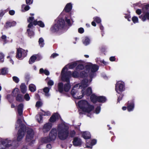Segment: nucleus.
Returning <instances> with one entry per match:
<instances>
[{
  "mask_svg": "<svg viewBox=\"0 0 149 149\" xmlns=\"http://www.w3.org/2000/svg\"><path fill=\"white\" fill-rule=\"evenodd\" d=\"M23 106V104L22 103L20 104L17 106L18 112L19 116H21L22 114V111Z\"/></svg>",
  "mask_w": 149,
  "mask_h": 149,
  "instance_id": "18",
  "label": "nucleus"
},
{
  "mask_svg": "<svg viewBox=\"0 0 149 149\" xmlns=\"http://www.w3.org/2000/svg\"><path fill=\"white\" fill-rule=\"evenodd\" d=\"M80 85V87L85 88L87 87L88 85V81L87 79H84L81 82V84H79Z\"/></svg>",
  "mask_w": 149,
  "mask_h": 149,
  "instance_id": "19",
  "label": "nucleus"
},
{
  "mask_svg": "<svg viewBox=\"0 0 149 149\" xmlns=\"http://www.w3.org/2000/svg\"><path fill=\"white\" fill-rule=\"evenodd\" d=\"M22 8H24L25 11H26L29 10L30 9V7L27 5L23 4L22 6Z\"/></svg>",
  "mask_w": 149,
  "mask_h": 149,
  "instance_id": "41",
  "label": "nucleus"
},
{
  "mask_svg": "<svg viewBox=\"0 0 149 149\" xmlns=\"http://www.w3.org/2000/svg\"><path fill=\"white\" fill-rule=\"evenodd\" d=\"M26 1L27 4L30 5L32 3L33 0H26Z\"/></svg>",
  "mask_w": 149,
  "mask_h": 149,
  "instance_id": "52",
  "label": "nucleus"
},
{
  "mask_svg": "<svg viewBox=\"0 0 149 149\" xmlns=\"http://www.w3.org/2000/svg\"><path fill=\"white\" fill-rule=\"evenodd\" d=\"M6 36L5 35H3L1 36V38L6 43Z\"/></svg>",
  "mask_w": 149,
  "mask_h": 149,
  "instance_id": "56",
  "label": "nucleus"
},
{
  "mask_svg": "<svg viewBox=\"0 0 149 149\" xmlns=\"http://www.w3.org/2000/svg\"><path fill=\"white\" fill-rule=\"evenodd\" d=\"M13 80L16 83H18L19 81V79L17 77L14 76L13 77Z\"/></svg>",
  "mask_w": 149,
  "mask_h": 149,
  "instance_id": "46",
  "label": "nucleus"
},
{
  "mask_svg": "<svg viewBox=\"0 0 149 149\" xmlns=\"http://www.w3.org/2000/svg\"><path fill=\"white\" fill-rule=\"evenodd\" d=\"M21 91L23 93H24L27 91V87L24 84H21L20 86Z\"/></svg>",
  "mask_w": 149,
  "mask_h": 149,
  "instance_id": "23",
  "label": "nucleus"
},
{
  "mask_svg": "<svg viewBox=\"0 0 149 149\" xmlns=\"http://www.w3.org/2000/svg\"><path fill=\"white\" fill-rule=\"evenodd\" d=\"M81 76L83 77H86L87 75V73L85 72H82L80 74Z\"/></svg>",
  "mask_w": 149,
  "mask_h": 149,
  "instance_id": "54",
  "label": "nucleus"
},
{
  "mask_svg": "<svg viewBox=\"0 0 149 149\" xmlns=\"http://www.w3.org/2000/svg\"><path fill=\"white\" fill-rule=\"evenodd\" d=\"M90 40L87 37H85L84 40L83 41V43L85 45H87L89 43Z\"/></svg>",
  "mask_w": 149,
  "mask_h": 149,
  "instance_id": "37",
  "label": "nucleus"
},
{
  "mask_svg": "<svg viewBox=\"0 0 149 149\" xmlns=\"http://www.w3.org/2000/svg\"><path fill=\"white\" fill-rule=\"evenodd\" d=\"M49 89L48 87H45L43 89V91L45 93V95L47 96H48L49 95Z\"/></svg>",
  "mask_w": 149,
  "mask_h": 149,
  "instance_id": "33",
  "label": "nucleus"
},
{
  "mask_svg": "<svg viewBox=\"0 0 149 149\" xmlns=\"http://www.w3.org/2000/svg\"><path fill=\"white\" fill-rule=\"evenodd\" d=\"M52 127V125L50 123H47L45 124L43 127V131L45 132L49 131Z\"/></svg>",
  "mask_w": 149,
  "mask_h": 149,
  "instance_id": "14",
  "label": "nucleus"
},
{
  "mask_svg": "<svg viewBox=\"0 0 149 149\" xmlns=\"http://www.w3.org/2000/svg\"><path fill=\"white\" fill-rule=\"evenodd\" d=\"M4 143H5L6 145L7 148L13 146H15L16 145L15 144L16 141L12 142L11 140L9 139H6L3 140Z\"/></svg>",
  "mask_w": 149,
  "mask_h": 149,
  "instance_id": "11",
  "label": "nucleus"
},
{
  "mask_svg": "<svg viewBox=\"0 0 149 149\" xmlns=\"http://www.w3.org/2000/svg\"><path fill=\"white\" fill-rule=\"evenodd\" d=\"M42 104L41 102L40 101H38L37 102L36 104V107H39L41 106H42Z\"/></svg>",
  "mask_w": 149,
  "mask_h": 149,
  "instance_id": "51",
  "label": "nucleus"
},
{
  "mask_svg": "<svg viewBox=\"0 0 149 149\" xmlns=\"http://www.w3.org/2000/svg\"><path fill=\"white\" fill-rule=\"evenodd\" d=\"M83 91V94H86L87 96L90 95L92 93V90L91 88L90 87H88L86 90L85 92L84 93V90H82Z\"/></svg>",
  "mask_w": 149,
  "mask_h": 149,
  "instance_id": "21",
  "label": "nucleus"
},
{
  "mask_svg": "<svg viewBox=\"0 0 149 149\" xmlns=\"http://www.w3.org/2000/svg\"><path fill=\"white\" fill-rule=\"evenodd\" d=\"M7 73L6 69L5 68H3L0 70V74L4 75Z\"/></svg>",
  "mask_w": 149,
  "mask_h": 149,
  "instance_id": "38",
  "label": "nucleus"
},
{
  "mask_svg": "<svg viewBox=\"0 0 149 149\" xmlns=\"http://www.w3.org/2000/svg\"><path fill=\"white\" fill-rule=\"evenodd\" d=\"M125 89L124 84L121 81H118L116 85L115 90L118 93L123 91Z\"/></svg>",
  "mask_w": 149,
  "mask_h": 149,
  "instance_id": "9",
  "label": "nucleus"
},
{
  "mask_svg": "<svg viewBox=\"0 0 149 149\" xmlns=\"http://www.w3.org/2000/svg\"><path fill=\"white\" fill-rule=\"evenodd\" d=\"M12 24V23L10 22H7L6 23L5 27L6 28H7L9 27H10L12 26H13Z\"/></svg>",
  "mask_w": 149,
  "mask_h": 149,
  "instance_id": "45",
  "label": "nucleus"
},
{
  "mask_svg": "<svg viewBox=\"0 0 149 149\" xmlns=\"http://www.w3.org/2000/svg\"><path fill=\"white\" fill-rule=\"evenodd\" d=\"M78 104L83 111L88 113L90 112L94 108L93 106L90 105L87 101L84 100L79 102Z\"/></svg>",
  "mask_w": 149,
  "mask_h": 149,
  "instance_id": "3",
  "label": "nucleus"
},
{
  "mask_svg": "<svg viewBox=\"0 0 149 149\" xmlns=\"http://www.w3.org/2000/svg\"><path fill=\"white\" fill-rule=\"evenodd\" d=\"M77 65V63L76 62L71 63L69 65V68L70 69H72L75 67Z\"/></svg>",
  "mask_w": 149,
  "mask_h": 149,
  "instance_id": "40",
  "label": "nucleus"
},
{
  "mask_svg": "<svg viewBox=\"0 0 149 149\" xmlns=\"http://www.w3.org/2000/svg\"><path fill=\"white\" fill-rule=\"evenodd\" d=\"M67 68L66 66L63 69L61 73V80L66 81V84H65L63 87V91L65 92L69 91L71 88V85L69 84V78L72 74L71 72H67Z\"/></svg>",
  "mask_w": 149,
  "mask_h": 149,
  "instance_id": "1",
  "label": "nucleus"
},
{
  "mask_svg": "<svg viewBox=\"0 0 149 149\" xmlns=\"http://www.w3.org/2000/svg\"><path fill=\"white\" fill-rule=\"evenodd\" d=\"M40 73H44L45 75H48L49 74V73L48 71L47 70H44L43 68H41L40 70Z\"/></svg>",
  "mask_w": 149,
  "mask_h": 149,
  "instance_id": "32",
  "label": "nucleus"
},
{
  "mask_svg": "<svg viewBox=\"0 0 149 149\" xmlns=\"http://www.w3.org/2000/svg\"><path fill=\"white\" fill-rule=\"evenodd\" d=\"M59 115L56 113H54L50 117L49 120L51 122H54L58 118Z\"/></svg>",
  "mask_w": 149,
  "mask_h": 149,
  "instance_id": "15",
  "label": "nucleus"
},
{
  "mask_svg": "<svg viewBox=\"0 0 149 149\" xmlns=\"http://www.w3.org/2000/svg\"><path fill=\"white\" fill-rule=\"evenodd\" d=\"M72 75L74 77H78V73L77 72L75 71L72 73Z\"/></svg>",
  "mask_w": 149,
  "mask_h": 149,
  "instance_id": "49",
  "label": "nucleus"
},
{
  "mask_svg": "<svg viewBox=\"0 0 149 149\" xmlns=\"http://www.w3.org/2000/svg\"><path fill=\"white\" fill-rule=\"evenodd\" d=\"M94 20L98 23H100L101 22V20L100 17H95L93 18Z\"/></svg>",
  "mask_w": 149,
  "mask_h": 149,
  "instance_id": "42",
  "label": "nucleus"
},
{
  "mask_svg": "<svg viewBox=\"0 0 149 149\" xmlns=\"http://www.w3.org/2000/svg\"><path fill=\"white\" fill-rule=\"evenodd\" d=\"M82 136L86 139H89L91 137L89 133L86 132H85L83 133Z\"/></svg>",
  "mask_w": 149,
  "mask_h": 149,
  "instance_id": "28",
  "label": "nucleus"
},
{
  "mask_svg": "<svg viewBox=\"0 0 149 149\" xmlns=\"http://www.w3.org/2000/svg\"><path fill=\"white\" fill-rule=\"evenodd\" d=\"M33 23L35 25L38 24L39 26L42 27H44L45 26L43 23L41 21L37 22L36 21H34L33 22Z\"/></svg>",
  "mask_w": 149,
  "mask_h": 149,
  "instance_id": "25",
  "label": "nucleus"
},
{
  "mask_svg": "<svg viewBox=\"0 0 149 149\" xmlns=\"http://www.w3.org/2000/svg\"><path fill=\"white\" fill-rule=\"evenodd\" d=\"M7 148L3 140L0 141V149H6Z\"/></svg>",
  "mask_w": 149,
  "mask_h": 149,
  "instance_id": "27",
  "label": "nucleus"
},
{
  "mask_svg": "<svg viewBox=\"0 0 149 149\" xmlns=\"http://www.w3.org/2000/svg\"><path fill=\"white\" fill-rule=\"evenodd\" d=\"M41 58V56L39 54L34 55L30 58L29 61V63L30 64H32L35 62L36 58H37L38 60H39Z\"/></svg>",
  "mask_w": 149,
  "mask_h": 149,
  "instance_id": "13",
  "label": "nucleus"
},
{
  "mask_svg": "<svg viewBox=\"0 0 149 149\" xmlns=\"http://www.w3.org/2000/svg\"><path fill=\"white\" fill-rule=\"evenodd\" d=\"M16 100L17 101L20 102L22 101L23 100L22 96L21 95H18L16 97Z\"/></svg>",
  "mask_w": 149,
  "mask_h": 149,
  "instance_id": "36",
  "label": "nucleus"
},
{
  "mask_svg": "<svg viewBox=\"0 0 149 149\" xmlns=\"http://www.w3.org/2000/svg\"><path fill=\"white\" fill-rule=\"evenodd\" d=\"M26 130V128L24 125H21L20 128L19 130L17 133V140L18 141H21L24 137L25 132Z\"/></svg>",
  "mask_w": 149,
  "mask_h": 149,
  "instance_id": "8",
  "label": "nucleus"
},
{
  "mask_svg": "<svg viewBox=\"0 0 149 149\" xmlns=\"http://www.w3.org/2000/svg\"><path fill=\"white\" fill-rule=\"evenodd\" d=\"M43 113L42 115L43 116H49L50 115L51 113L49 111L45 112L44 111H42Z\"/></svg>",
  "mask_w": 149,
  "mask_h": 149,
  "instance_id": "44",
  "label": "nucleus"
},
{
  "mask_svg": "<svg viewBox=\"0 0 149 149\" xmlns=\"http://www.w3.org/2000/svg\"><path fill=\"white\" fill-rule=\"evenodd\" d=\"M86 68H88L91 69L92 72H95L98 69V66L96 65H93L91 64L87 65Z\"/></svg>",
  "mask_w": 149,
  "mask_h": 149,
  "instance_id": "12",
  "label": "nucleus"
},
{
  "mask_svg": "<svg viewBox=\"0 0 149 149\" xmlns=\"http://www.w3.org/2000/svg\"><path fill=\"white\" fill-rule=\"evenodd\" d=\"M68 127L64 124L59 125L58 127V136L62 140L66 139L68 136Z\"/></svg>",
  "mask_w": 149,
  "mask_h": 149,
  "instance_id": "2",
  "label": "nucleus"
},
{
  "mask_svg": "<svg viewBox=\"0 0 149 149\" xmlns=\"http://www.w3.org/2000/svg\"><path fill=\"white\" fill-rule=\"evenodd\" d=\"M19 90L17 88H15L13 92V96H15L16 95H19Z\"/></svg>",
  "mask_w": 149,
  "mask_h": 149,
  "instance_id": "34",
  "label": "nucleus"
},
{
  "mask_svg": "<svg viewBox=\"0 0 149 149\" xmlns=\"http://www.w3.org/2000/svg\"><path fill=\"white\" fill-rule=\"evenodd\" d=\"M106 100V98L104 96H100L98 97V101L100 102H104Z\"/></svg>",
  "mask_w": 149,
  "mask_h": 149,
  "instance_id": "31",
  "label": "nucleus"
},
{
  "mask_svg": "<svg viewBox=\"0 0 149 149\" xmlns=\"http://www.w3.org/2000/svg\"><path fill=\"white\" fill-rule=\"evenodd\" d=\"M80 86V85L79 84H77L74 86L71 91V94L75 99H81L83 97V91L82 90V95H80L79 94H81V93H79L78 92V90L79 89Z\"/></svg>",
  "mask_w": 149,
  "mask_h": 149,
  "instance_id": "5",
  "label": "nucleus"
},
{
  "mask_svg": "<svg viewBox=\"0 0 149 149\" xmlns=\"http://www.w3.org/2000/svg\"><path fill=\"white\" fill-rule=\"evenodd\" d=\"M109 59L111 61H114L115 60V58L114 56H112Z\"/></svg>",
  "mask_w": 149,
  "mask_h": 149,
  "instance_id": "63",
  "label": "nucleus"
},
{
  "mask_svg": "<svg viewBox=\"0 0 149 149\" xmlns=\"http://www.w3.org/2000/svg\"><path fill=\"white\" fill-rule=\"evenodd\" d=\"M38 42L40 47H42L44 46V40L42 38H40L39 39Z\"/></svg>",
  "mask_w": 149,
  "mask_h": 149,
  "instance_id": "35",
  "label": "nucleus"
},
{
  "mask_svg": "<svg viewBox=\"0 0 149 149\" xmlns=\"http://www.w3.org/2000/svg\"><path fill=\"white\" fill-rule=\"evenodd\" d=\"M24 52V50L21 48H19L17 49L16 54V57L18 58H24L26 55V54L23 53V54H21V52Z\"/></svg>",
  "mask_w": 149,
  "mask_h": 149,
  "instance_id": "10",
  "label": "nucleus"
},
{
  "mask_svg": "<svg viewBox=\"0 0 149 149\" xmlns=\"http://www.w3.org/2000/svg\"><path fill=\"white\" fill-rule=\"evenodd\" d=\"M42 114H39L37 115L36 116L37 120L39 123H41L42 122Z\"/></svg>",
  "mask_w": 149,
  "mask_h": 149,
  "instance_id": "26",
  "label": "nucleus"
},
{
  "mask_svg": "<svg viewBox=\"0 0 149 149\" xmlns=\"http://www.w3.org/2000/svg\"><path fill=\"white\" fill-rule=\"evenodd\" d=\"M29 89L31 92H34L36 90V87L34 85L31 84L29 86Z\"/></svg>",
  "mask_w": 149,
  "mask_h": 149,
  "instance_id": "29",
  "label": "nucleus"
},
{
  "mask_svg": "<svg viewBox=\"0 0 149 149\" xmlns=\"http://www.w3.org/2000/svg\"><path fill=\"white\" fill-rule=\"evenodd\" d=\"M77 69H82L84 68V66L81 64L79 65L77 67Z\"/></svg>",
  "mask_w": 149,
  "mask_h": 149,
  "instance_id": "57",
  "label": "nucleus"
},
{
  "mask_svg": "<svg viewBox=\"0 0 149 149\" xmlns=\"http://www.w3.org/2000/svg\"><path fill=\"white\" fill-rule=\"evenodd\" d=\"M56 130L55 129H52L50 131L49 136L42 138V141L43 142L47 143L54 141L56 139Z\"/></svg>",
  "mask_w": 149,
  "mask_h": 149,
  "instance_id": "4",
  "label": "nucleus"
},
{
  "mask_svg": "<svg viewBox=\"0 0 149 149\" xmlns=\"http://www.w3.org/2000/svg\"><path fill=\"white\" fill-rule=\"evenodd\" d=\"M34 19L33 17H30L29 19H28V21L29 22L32 23Z\"/></svg>",
  "mask_w": 149,
  "mask_h": 149,
  "instance_id": "55",
  "label": "nucleus"
},
{
  "mask_svg": "<svg viewBox=\"0 0 149 149\" xmlns=\"http://www.w3.org/2000/svg\"><path fill=\"white\" fill-rule=\"evenodd\" d=\"M78 31V32L80 33H83L84 31V29L82 28H79Z\"/></svg>",
  "mask_w": 149,
  "mask_h": 149,
  "instance_id": "53",
  "label": "nucleus"
},
{
  "mask_svg": "<svg viewBox=\"0 0 149 149\" xmlns=\"http://www.w3.org/2000/svg\"><path fill=\"white\" fill-rule=\"evenodd\" d=\"M58 91L60 93H62L63 91V84L62 82H59L58 84Z\"/></svg>",
  "mask_w": 149,
  "mask_h": 149,
  "instance_id": "22",
  "label": "nucleus"
},
{
  "mask_svg": "<svg viewBox=\"0 0 149 149\" xmlns=\"http://www.w3.org/2000/svg\"><path fill=\"white\" fill-rule=\"evenodd\" d=\"M15 13V11L13 10H10L9 11V13L11 15H13Z\"/></svg>",
  "mask_w": 149,
  "mask_h": 149,
  "instance_id": "60",
  "label": "nucleus"
},
{
  "mask_svg": "<svg viewBox=\"0 0 149 149\" xmlns=\"http://www.w3.org/2000/svg\"><path fill=\"white\" fill-rule=\"evenodd\" d=\"M134 107V103L132 102L128 105L127 106V109L129 111H130L133 110Z\"/></svg>",
  "mask_w": 149,
  "mask_h": 149,
  "instance_id": "30",
  "label": "nucleus"
},
{
  "mask_svg": "<svg viewBox=\"0 0 149 149\" xmlns=\"http://www.w3.org/2000/svg\"><path fill=\"white\" fill-rule=\"evenodd\" d=\"M73 142L74 145L75 146H80L81 144L80 139L77 137H75L74 138Z\"/></svg>",
  "mask_w": 149,
  "mask_h": 149,
  "instance_id": "16",
  "label": "nucleus"
},
{
  "mask_svg": "<svg viewBox=\"0 0 149 149\" xmlns=\"http://www.w3.org/2000/svg\"><path fill=\"white\" fill-rule=\"evenodd\" d=\"M100 107H97L96 109L95 110V113L96 114H98L99 113L100 111Z\"/></svg>",
  "mask_w": 149,
  "mask_h": 149,
  "instance_id": "50",
  "label": "nucleus"
},
{
  "mask_svg": "<svg viewBox=\"0 0 149 149\" xmlns=\"http://www.w3.org/2000/svg\"><path fill=\"white\" fill-rule=\"evenodd\" d=\"M98 97H97L94 94L92 95L91 97V99L93 103H95L98 101Z\"/></svg>",
  "mask_w": 149,
  "mask_h": 149,
  "instance_id": "24",
  "label": "nucleus"
},
{
  "mask_svg": "<svg viewBox=\"0 0 149 149\" xmlns=\"http://www.w3.org/2000/svg\"><path fill=\"white\" fill-rule=\"evenodd\" d=\"M47 84L49 86H52L54 85V82L53 80H50L48 81Z\"/></svg>",
  "mask_w": 149,
  "mask_h": 149,
  "instance_id": "48",
  "label": "nucleus"
},
{
  "mask_svg": "<svg viewBox=\"0 0 149 149\" xmlns=\"http://www.w3.org/2000/svg\"><path fill=\"white\" fill-rule=\"evenodd\" d=\"M58 54H57L54 53L51 56V57L54 58L55 57L58 56Z\"/></svg>",
  "mask_w": 149,
  "mask_h": 149,
  "instance_id": "58",
  "label": "nucleus"
},
{
  "mask_svg": "<svg viewBox=\"0 0 149 149\" xmlns=\"http://www.w3.org/2000/svg\"><path fill=\"white\" fill-rule=\"evenodd\" d=\"M75 134V132L72 131L70 132V135L71 136H73Z\"/></svg>",
  "mask_w": 149,
  "mask_h": 149,
  "instance_id": "61",
  "label": "nucleus"
},
{
  "mask_svg": "<svg viewBox=\"0 0 149 149\" xmlns=\"http://www.w3.org/2000/svg\"><path fill=\"white\" fill-rule=\"evenodd\" d=\"M4 57L3 54L2 53H0V60H1L3 59Z\"/></svg>",
  "mask_w": 149,
  "mask_h": 149,
  "instance_id": "64",
  "label": "nucleus"
},
{
  "mask_svg": "<svg viewBox=\"0 0 149 149\" xmlns=\"http://www.w3.org/2000/svg\"><path fill=\"white\" fill-rule=\"evenodd\" d=\"M27 130V129H26ZM27 131L26 136V141L28 142H30V145L32 144L34 142V141L33 140L34 132L33 130L31 128H28L27 129Z\"/></svg>",
  "mask_w": 149,
  "mask_h": 149,
  "instance_id": "7",
  "label": "nucleus"
},
{
  "mask_svg": "<svg viewBox=\"0 0 149 149\" xmlns=\"http://www.w3.org/2000/svg\"><path fill=\"white\" fill-rule=\"evenodd\" d=\"M143 21H145L146 19H149V13H146L144 15H142L139 17Z\"/></svg>",
  "mask_w": 149,
  "mask_h": 149,
  "instance_id": "17",
  "label": "nucleus"
},
{
  "mask_svg": "<svg viewBox=\"0 0 149 149\" xmlns=\"http://www.w3.org/2000/svg\"><path fill=\"white\" fill-rule=\"evenodd\" d=\"M72 8V6L71 4L69 3H68L65 6L64 10L67 12H68L70 11Z\"/></svg>",
  "mask_w": 149,
  "mask_h": 149,
  "instance_id": "20",
  "label": "nucleus"
},
{
  "mask_svg": "<svg viewBox=\"0 0 149 149\" xmlns=\"http://www.w3.org/2000/svg\"><path fill=\"white\" fill-rule=\"evenodd\" d=\"M96 143V141L95 140H93L91 141V144L92 146L95 145Z\"/></svg>",
  "mask_w": 149,
  "mask_h": 149,
  "instance_id": "59",
  "label": "nucleus"
},
{
  "mask_svg": "<svg viewBox=\"0 0 149 149\" xmlns=\"http://www.w3.org/2000/svg\"><path fill=\"white\" fill-rule=\"evenodd\" d=\"M132 20L134 23L138 22V19L137 17L134 16L132 17Z\"/></svg>",
  "mask_w": 149,
  "mask_h": 149,
  "instance_id": "43",
  "label": "nucleus"
},
{
  "mask_svg": "<svg viewBox=\"0 0 149 149\" xmlns=\"http://www.w3.org/2000/svg\"><path fill=\"white\" fill-rule=\"evenodd\" d=\"M65 22L63 19H60L57 23L52 26L50 29L52 32H55L58 31L59 29L63 28L64 26Z\"/></svg>",
  "mask_w": 149,
  "mask_h": 149,
  "instance_id": "6",
  "label": "nucleus"
},
{
  "mask_svg": "<svg viewBox=\"0 0 149 149\" xmlns=\"http://www.w3.org/2000/svg\"><path fill=\"white\" fill-rule=\"evenodd\" d=\"M46 148L47 149H51L52 146L51 144H48L46 146Z\"/></svg>",
  "mask_w": 149,
  "mask_h": 149,
  "instance_id": "62",
  "label": "nucleus"
},
{
  "mask_svg": "<svg viewBox=\"0 0 149 149\" xmlns=\"http://www.w3.org/2000/svg\"><path fill=\"white\" fill-rule=\"evenodd\" d=\"M25 99L26 101H29L30 99V97L29 96V95L28 94H26L24 96Z\"/></svg>",
  "mask_w": 149,
  "mask_h": 149,
  "instance_id": "47",
  "label": "nucleus"
},
{
  "mask_svg": "<svg viewBox=\"0 0 149 149\" xmlns=\"http://www.w3.org/2000/svg\"><path fill=\"white\" fill-rule=\"evenodd\" d=\"M27 32L29 36L30 37L33 36L34 35V32L31 31H30L29 29H27Z\"/></svg>",
  "mask_w": 149,
  "mask_h": 149,
  "instance_id": "39",
  "label": "nucleus"
}]
</instances>
